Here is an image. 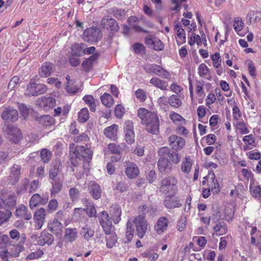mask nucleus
I'll return each mask as SVG.
<instances>
[{"instance_id": "obj_21", "label": "nucleus", "mask_w": 261, "mask_h": 261, "mask_svg": "<svg viewBox=\"0 0 261 261\" xmlns=\"http://www.w3.org/2000/svg\"><path fill=\"white\" fill-rule=\"evenodd\" d=\"M21 174L20 166L14 164L11 168L10 174V180L12 184L17 183L20 178Z\"/></svg>"}, {"instance_id": "obj_39", "label": "nucleus", "mask_w": 261, "mask_h": 261, "mask_svg": "<svg viewBox=\"0 0 261 261\" xmlns=\"http://www.w3.org/2000/svg\"><path fill=\"white\" fill-rule=\"evenodd\" d=\"M168 102L171 107L175 108L179 107L182 104L181 100L178 96L175 95H172L169 97Z\"/></svg>"}, {"instance_id": "obj_45", "label": "nucleus", "mask_w": 261, "mask_h": 261, "mask_svg": "<svg viewBox=\"0 0 261 261\" xmlns=\"http://www.w3.org/2000/svg\"><path fill=\"white\" fill-rule=\"evenodd\" d=\"M142 256L143 257L149 258L151 261H155L159 257L158 254L149 250H146L142 253Z\"/></svg>"}, {"instance_id": "obj_35", "label": "nucleus", "mask_w": 261, "mask_h": 261, "mask_svg": "<svg viewBox=\"0 0 261 261\" xmlns=\"http://www.w3.org/2000/svg\"><path fill=\"white\" fill-rule=\"evenodd\" d=\"M101 101L103 105L108 108L111 107L114 104V100L110 94L105 93L100 97Z\"/></svg>"}, {"instance_id": "obj_15", "label": "nucleus", "mask_w": 261, "mask_h": 261, "mask_svg": "<svg viewBox=\"0 0 261 261\" xmlns=\"http://www.w3.org/2000/svg\"><path fill=\"white\" fill-rule=\"evenodd\" d=\"M46 210L41 207L37 210L34 213V219L36 223V227L37 229H40L45 221Z\"/></svg>"}, {"instance_id": "obj_1", "label": "nucleus", "mask_w": 261, "mask_h": 261, "mask_svg": "<svg viewBox=\"0 0 261 261\" xmlns=\"http://www.w3.org/2000/svg\"><path fill=\"white\" fill-rule=\"evenodd\" d=\"M160 158L158 161V167L160 173L165 174L171 170L172 163L171 161L177 164L180 160L179 154L167 147H163L158 151Z\"/></svg>"}, {"instance_id": "obj_36", "label": "nucleus", "mask_w": 261, "mask_h": 261, "mask_svg": "<svg viewBox=\"0 0 261 261\" xmlns=\"http://www.w3.org/2000/svg\"><path fill=\"white\" fill-rule=\"evenodd\" d=\"M40 123L43 126H48L52 125L54 123V120L53 117L49 115H44L39 119Z\"/></svg>"}, {"instance_id": "obj_31", "label": "nucleus", "mask_w": 261, "mask_h": 261, "mask_svg": "<svg viewBox=\"0 0 261 261\" xmlns=\"http://www.w3.org/2000/svg\"><path fill=\"white\" fill-rule=\"evenodd\" d=\"M77 237V231L75 228H67L65 229L64 238L65 240L69 242H72L75 240Z\"/></svg>"}, {"instance_id": "obj_49", "label": "nucleus", "mask_w": 261, "mask_h": 261, "mask_svg": "<svg viewBox=\"0 0 261 261\" xmlns=\"http://www.w3.org/2000/svg\"><path fill=\"white\" fill-rule=\"evenodd\" d=\"M58 205L57 200L55 199H52L48 202L47 211L49 213L54 212L57 210Z\"/></svg>"}, {"instance_id": "obj_17", "label": "nucleus", "mask_w": 261, "mask_h": 261, "mask_svg": "<svg viewBox=\"0 0 261 261\" xmlns=\"http://www.w3.org/2000/svg\"><path fill=\"white\" fill-rule=\"evenodd\" d=\"M164 205L167 208L180 207L182 204L180 202L178 197L174 195L167 196L164 201Z\"/></svg>"}, {"instance_id": "obj_64", "label": "nucleus", "mask_w": 261, "mask_h": 261, "mask_svg": "<svg viewBox=\"0 0 261 261\" xmlns=\"http://www.w3.org/2000/svg\"><path fill=\"white\" fill-rule=\"evenodd\" d=\"M108 149L110 150V151L113 154L120 152V147L118 145L114 143H111L109 144Z\"/></svg>"}, {"instance_id": "obj_51", "label": "nucleus", "mask_w": 261, "mask_h": 261, "mask_svg": "<svg viewBox=\"0 0 261 261\" xmlns=\"http://www.w3.org/2000/svg\"><path fill=\"white\" fill-rule=\"evenodd\" d=\"M133 49L135 53L141 55L145 53V48L144 45L139 43H136L133 45Z\"/></svg>"}, {"instance_id": "obj_37", "label": "nucleus", "mask_w": 261, "mask_h": 261, "mask_svg": "<svg viewBox=\"0 0 261 261\" xmlns=\"http://www.w3.org/2000/svg\"><path fill=\"white\" fill-rule=\"evenodd\" d=\"M12 213L10 210H0V226L5 222H7L11 217Z\"/></svg>"}, {"instance_id": "obj_7", "label": "nucleus", "mask_w": 261, "mask_h": 261, "mask_svg": "<svg viewBox=\"0 0 261 261\" xmlns=\"http://www.w3.org/2000/svg\"><path fill=\"white\" fill-rule=\"evenodd\" d=\"M137 231V234L140 239H142L147 230V222L143 215H138L133 220Z\"/></svg>"}, {"instance_id": "obj_63", "label": "nucleus", "mask_w": 261, "mask_h": 261, "mask_svg": "<svg viewBox=\"0 0 261 261\" xmlns=\"http://www.w3.org/2000/svg\"><path fill=\"white\" fill-rule=\"evenodd\" d=\"M186 227V218L185 217L181 218L178 220L177 225V228L179 231H183Z\"/></svg>"}, {"instance_id": "obj_22", "label": "nucleus", "mask_w": 261, "mask_h": 261, "mask_svg": "<svg viewBox=\"0 0 261 261\" xmlns=\"http://www.w3.org/2000/svg\"><path fill=\"white\" fill-rule=\"evenodd\" d=\"M54 240L53 234L45 231H42L38 238V242L39 245L44 246L45 244L50 245Z\"/></svg>"}, {"instance_id": "obj_61", "label": "nucleus", "mask_w": 261, "mask_h": 261, "mask_svg": "<svg viewBox=\"0 0 261 261\" xmlns=\"http://www.w3.org/2000/svg\"><path fill=\"white\" fill-rule=\"evenodd\" d=\"M237 128L240 130L242 134H247L249 131L244 122H239L236 124Z\"/></svg>"}, {"instance_id": "obj_5", "label": "nucleus", "mask_w": 261, "mask_h": 261, "mask_svg": "<svg viewBox=\"0 0 261 261\" xmlns=\"http://www.w3.org/2000/svg\"><path fill=\"white\" fill-rule=\"evenodd\" d=\"M177 183V180L174 177L172 176L166 177L160 182L159 191L166 195L172 192L174 193L176 189Z\"/></svg>"}, {"instance_id": "obj_20", "label": "nucleus", "mask_w": 261, "mask_h": 261, "mask_svg": "<svg viewBox=\"0 0 261 261\" xmlns=\"http://www.w3.org/2000/svg\"><path fill=\"white\" fill-rule=\"evenodd\" d=\"M169 224L168 219L164 216L160 217L154 225V230L159 234H162L167 229Z\"/></svg>"}, {"instance_id": "obj_12", "label": "nucleus", "mask_w": 261, "mask_h": 261, "mask_svg": "<svg viewBox=\"0 0 261 261\" xmlns=\"http://www.w3.org/2000/svg\"><path fill=\"white\" fill-rule=\"evenodd\" d=\"M168 141L172 149L176 150L173 151L177 153H178L177 150L183 148L186 143L184 138L175 135L170 136L168 139Z\"/></svg>"}, {"instance_id": "obj_18", "label": "nucleus", "mask_w": 261, "mask_h": 261, "mask_svg": "<svg viewBox=\"0 0 261 261\" xmlns=\"http://www.w3.org/2000/svg\"><path fill=\"white\" fill-rule=\"evenodd\" d=\"M9 236L11 239L12 240V241H10V245L12 243L15 244H24L26 241L25 234H20L18 230L15 229L10 231Z\"/></svg>"}, {"instance_id": "obj_6", "label": "nucleus", "mask_w": 261, "mask_h": 261, "mask_svg": "<svg viewBox=\"0 0 261 261\" xmlns=\"http://www.w3.org/2000/svg\"><path fill=\"white\" fill-rule=\"evenodd\" d=\"M100 27L102 29H106L110 31L109 35L110 39L112 38L113 34L119 30L117 22L109 15L105 16L102 18Z\"/></svg>"}, {"instance_id": "obj_57", "label": "nucleus", "mask_w": 261, "mask_h": 261, "mask_svg": "<svg viewBox=\"0 0 261 261\" xmlns=\"http://www.w3.org/2000/svg\"><path fill=\"white\" fill-rule=\"evenodd\" d=\"M127 189L128 186L125 182L119 181L116 184L114 189L119 191L121 193H122L126 191Z\"/></svg>"}, {"instance_id": "obj_27", "label": "nucleus", "mask_w": 261, "mask_h": 261, "mask_svg": "<svg viewBox=\"0 0 261 261\" xmlns=\"http://www.w3.org/2000/svg\"><path fill=\"white\" fill-rule=\"evenodd\" d=\"M174 31L177 33V36L178 40H177V43L178 45H181L186 42V32L182 28L181 24L178 22L175 25L174 28Z\"/></svg>"}, {"instance_id": "obj_38", "label": "nucleus", "mask_w": 261, "mask_h": 261, "mask_svg": "<svg viewBox=\"0 0 261 261\" xmlns=\"http://www.w3.org/2000/svg\"><path fill=\"white\" fill-rule=\"evenodd\" d=\"M249 22H258L261 20V12L259 11H250L247 14Z\"/></svg>"}, {"instance_id": "obj_3", "label": "nucleus", "mask_w": 261, "mask_h": 261, "mask_svg": "<svg viewBox=\"0 0 261 261\" xmlns=\"http://www.w3.org/2000/svg\"><path fill=\"white\" fill-rule=\"evenodd\" d=\"M99 222L103 231L108 237L106 238L108 248H112L117 241V236L113 230V226L110 217L106 211L101 212L99 216Z\"/></svg>"}, {"instance_id": "obj_16", "label": "nucleus", "mask_w": 261, "mask_h": 261, "mask_svg": "<svg viewBox=\"0 0 261 261\" xmlns=\"http://www.w3.org/2000/svg\"><path fill=\"white\" fill-rule=\"evenodd\" d=\"M125 166V172L129 178H134L139 174V169L135 163L129 161L126 162Z\"/></svg>"}, {"instance_id": "obj_26", "label": "nucleus", "mask_w": 261, "mask_h": 261, "mask_svg": "<svg viewBox=\"0 0 261 261\" xmlns=\"http://www.w3.org/2000/svg\"><path fill=\"white\" fill-rule=\"evenodd\" d=\"M55 69L53 64L49 62H44L39 69V73L41 76H49Z\"/></svg>"}, {"instance_id": "obj_14", "label": "nucleus", "mask_w": 261, "mask_h": 261, "mask_svg": "<svg viewBox=\"0 0 261 261\" xmlns=\"http://www.w3.org/2000/svg\"><path fill=\"white\" fill-rule=\"evenodd\" d=\"M48 195L47 194L44 195L43 196H41L38 194H34L31 197L29 205L30 207L33 210L35 207L41 205L46 204L48 201Z\"/></svg>"}, {"instance_id": "obj_9", "label": "nucleus", "mask_w": 261, "mask_h": 261, "mask_svg": "<svg viewBox=\"0 0 261 261\" xmlns=\"http://www.w3.org/2000/svg\"><path fill=\"white\" fill-rule=\"evenodd\" d=\"M47 89L46 86L43 84L30 83L27 86L25 94L29 96H37L45 93Z\"/></svg>"}, {"instance_id": "obj_42", "label": "nucleus", "mask_w": 261, "mask_h": 261, "mask_svg": "<svg viewBox=\"0 0 261 261\" xmlns=\"http://www.w3.org/2000/svg\"><path fill=\"white\" fill-rule=\"evenodd\" d=\"M59 167L57 164L54 165L52 166L49 172V177L50 180L54 179H59V177H58V175L59 174Z\"/></svg>"}, {"instance_id": "obj_34", "label": "nucleus", "mask_w": 261, "mask_h": 261, "mask_svg": "<svg viewBox=\"0 0 261 261\" xmlns=\"http://www.w3.org/2000/svg\"><path fill=\"white\" fill-rule=\"evenodd\" d=\"M192 165V163L190 157H186L182 162L181 165V170L183 172L188 174L191 170Z\"/></svg>"}, {"instance_id": "obj_46", "label": "nucleus", "mask_w": 261, "mask_h": 261, "mask_svg": "<svg viewBox=\"0 0 261 261\" xmlns=\"http://www.w3.org/2000/svg\"><path fill=\"white\" fill-rule=\"evenodd\" d=\"M211 59L213 61V66L215 68H219L221 65V60L219 53H215L212 55Z\"/></svg>"}, {"instance_id": "obj_50", "label": "nucleus", "mask_w": 261, "mask_h": 261, "mask_svg": "<svg viewBox=\"0 0 261 261\" xmlns=\"http://www.w3.org/2000/svg\"><path fill=\"white\" fill-rule=\"evenodd\" d=\"M243 24L244 23L241 18L239 17L234 18L233 27L237 32H240L242 30Z\"/></svg>"}, {"instance_id": "obj_13", "label": "nucleus", "mask_w": 261, "mask_h": 261, "mask_svg": "<svg viewBox=\"0 0 261 261\" xmlns=\"http://www.w3.org/2000/svg\"><path fill=\"white\" fill-rule=\"evenodd\" d=\"M48 230L58 238H61L63 233V224L56 218L50 221L48 223Z\"/></svg>"}, {"instance_id": "obj_25", "label": "nucleus", "mask_w": 261, "mask_h": 261, "mask_svg": "<svg viewBox=\"0 0 261 261\" xmlns=\"http://www.w3.org/2000/svg\"><path fill=\"white\" fill-rule=\"evenodd\" d=\"M15 215L17 217L23 218L25 220H29L32 218L31 213L29 212L27 208L22 204L17 207L15 211Z\"/></svg>"}, {"instance_id": "obj_33", "label": "nucleus", "mask_w": 261, "mask_h": 261, "mask_svg": "<svg viewBox=\"0 0 261 261\" xmlns=\"http://www.w3.org/2000/svg\"><path fill=\"white\" fill-rule=\"evenodd\" d=\"M150 83L155 86L156 87L161 89L162 90H166L167 89L168 85L167 83L157 77H153L150 80Z\"/></svg>"}, {"instance_id": "obj_4", "label": "nucleus", "mask_w": 261, "mask_h": 261, "mask_svg": "<svg viewBox=\"0 0 261 261\" xmlns=\"http://www.w3.org/2000/svg\"><path fill=\"white\" fill-rule=\"evenodd\" d=\"M93 151L88 145L85 146H76L72 153L70 154L71 163L74 166H76L79 163L78 160H84V167L88 168L87 165L92 160Z\"/></svg>"}, {"instance_id": "obj_55", "label": "nucleus", "mask_w": 261, "mask_h": 261, "mask_svg": "<svg viewBox=\"0 0 261 261\" xmlns=\"http://www.w3.org/2000/svg\"><path fill=\"white\" fill-rule=\"evenodd\" d=\"M125 112L124 108L121 106V105H118L116 106L115 109V115L116 117L118 118H121Z\"/></svg>"}, {"instance_id": "obj_32", "label": "nucleus", "mask_w": 261, "mask_h": 261, "mask_svg": "<svg viewBox=\"0 0 261 261\" xmlns=\"http://www.w3.org/2000/svg\"><path fill=\"white\" fill-rule=\"evenodd\" d=\"M117 125L113 124L111 126L107 127L104 130V134L107 138L111 139H114L117 136Z\"/></svg>"}, {"instance_id": "obj_48", "label": "nucleus", "mask_w": 261, "mask_h": 261, "mask_svg": "<svg viewBox=\"0 0 261 261\" xmlns=\"http://www.w3.org/2000/svg\"><path fill=\"white\" fill-rule=\"evenodd\" d=\"M10 245V239L6 234L0 236V249L5 248L7 245Z\"/></svg>"}, {"instance_id": "obj_23", "label": "nucleus", "mask_w": 261, "mask_h": 261, "mask_svg": "<svg viewBox=\"0 0 261 261\" xmlns=\"http://www.w3.org/2000/svg\"><path fill=\"white\" fill-rule=\"evenodd\" d=\"M121 215V209L118 204H114L110 207V215L111 219L113 220L114 223H118L120 221Z\"/></svg>"}, {"instance_id": "obj_53", "label": "nucleus", "mask_w": 261, "mask_h": 261, "mask_svg": "<svg viewBox=\"0 0 261 261\" xmlns=\"http://www.w3.org/2000/svg\"><path fill=\"white\" fill-rule=\"evenodd\" d=\"M126 142L128 144H132L135 142V135L134 132H124Z\"/></svg>"}, {"instance_id": "obj_54", "label": "nucleus", "mask_w": 261, "mask_h": 261, "mask_svg": "<svg viewBox=\"0 0 261 261\" xmlns=\"http://www.w3.org/2000/svg\"><path fill=\"white\" fill-rule=\"evenodd\" d=\"M51 153L46 149H43L40 153V156L44 163H47L49 160Z\"/></svg>"}, {"instance_id": "obj_10", "label": "nucleus", "mask_w": 261, "mask_h": 261, "mask_svg": "<svg viewBox=\"0 0 261 261\" xmlns=\"http://www.w3.org/2000/svg\"><path fill=\"white\" fill-rule=\"evenodd\" d=\"M100 32L99 28L91 27L85 30L82 37L85 41L91 43L95 42L100 39Z\"/></svg>"}, {"instance_id": "obj_8", "label": "nucleus", "mask_w": 261, "mask_h": 261, "mask_svg": "<svg viewBox=\"0 0 261 261\" xmlns=\"http://www.w3.org/2000/svg\"><path fill=\"white\" fill-rule=\"evenodd\" d=\"M144 69L147 73H153L164 79H170L171 76V74L166 70L155 64L146 65L144 67Z\"/></svg>"}, {"instance_id": "obj_11", "label": "nucleus", "mask_w": 261, "mask_h": 261, "mask_svg": "<svg viewBox=\"0 0 261 261\" xmlns=\"http://www.w3.org/2000/svg\"><path fill=\"white\" fill-rule=\"evenodd\" d=\"M5 131L9 140L13 143H17L22 138L20 130L12 124L7 125Z\"/></svg>"}, {"instance_id": "obj_2", "label": "nucleus", "mask_w": 261, "mask_h": 261, "mask_svg": "<svg viewBox=\"0 0 261 261\" xmlns=\"http://www.w3.org/2000/svg\"><path fill=\"white\" fill-rule=\"evenodd\" d=\"M138 116L141 120V123L145 124L147 132L155 135L159 133L160 121L156 113L141 108L138 110Z\"/></svg>"}, {"instance_id": "obj_47", "label": "nucleus", "mask_w": 261, "mask_h": 261, "mask_svg": "<svg viewBox=\"0 0 261 261\" xmlns=\"http://www.w3.org/2000/svg\"><path fill=\"white\" fill-rule=\"evenodd\" d=\"M66 79L67 80V82L66 85V91L69 94H75L77 92L78 89L75 86H71L70 85V84H69L70 76L67 75Z\"/></svg>"}, {"instance_id": "obj_60", "label": "nucleus", "mask_w": 261, "mask_h": 261, "mask_svg": "<svg viewBox=\"0 0 261 261\" xmlns=\"http://www.w3.org/2000/svg\"><path fill=\"white\" fill-rule=\"evenodd\" d=\"M136 96L137 99L141 102L144 101L146 98L145 92L140 89L136 91Z\"/></svg>"}, {"instance_id": "obj_19", "label": "nucleus", "mask_w": 261, "mask_h": 261, "mask_svg": "<svg viewBox=\"0 0 261 261\" xmlns=\"http://www.w3.org/2000/svg\"><path fill=\"white\" fill-rule=\"evenodd\" d=\"M2 118L6 121H15L18 119V112L15 109L11 107L8 108L2 113Z\"/></svg>"}, {"instance_id": "obj_41", "label": "nucleus", "mask_w": 261, "mask_h": 261, "mask_svg": "<svg viewBox=\"0 0 261 261\" xmlns=\"http://www.w3.org/2000/svg\"><path fill=\"white\" fill-rule=\"evenodd\" d=\"M82 233L83 234L85 239L88 241L94 236V231L86 225L83 227Z\"/></svg>"}, {"instance_id": "obj_43", "label": "nucleus", "mask_w": 261, "mask_h": 261, "mask_svg": "<svg viewBox=\"0 0 261 261\" xmlns=\"http://www.w3.org/2000/svg\"><path fill=\"white\" fill-rule=\"evenodd\" d=\"M44 254V252L41 249H38L37 250L32 252L28 254L26 257L27 261L29 260L35 259L41 257Z\"/></svg>"}, {"instance_id": "obj_56", "label": "nucleus", "mask_w": 261, "mask_h": 261, "mask_svg": "<svg viewBox=\"0 0 261 261\" xmlns=\"http://www.w3.org/2000/svg\"><path fill=\"white\" fill-rule=\"evenodd\" d=\"M251 195L255 197L261 198V188L259 186L250 187Z\"/></svg>"}, {"instance_id": "obj_58", "label": "nucleus", "mask_w": 261, "mask_h": 261, "mask_svg": "<svg viewBox=\"0 0 261 261\" xmlns=\"http://www.w3.org/2000/svg\"><path fill=\"white\" fill-rule=\"evenodd\" d=\"M123 130L124 132H134V123L132 121H126L123 125Z\"/></svg>"}, {"instance_id": "obj_28", "label": "nucleus", "mask_w": 261, "mask_h": 261, "mask_svg": "<svg viewBox=\"0 0 261 261\" xmlns=\"http://www.w3.org/2000/svg\"><path fill=\"white\" fill-rule=\"evenodd\" d=\"M52 188L50 189V194L51 196H54L59 193L63 187V181L60 178L54 179L50 181Z\"/></svg>"}, {"instance_id": "obj_24", "label": "nucleus", "mask_w": 261, "mask_h": 261, "mask_svg": "<svg viewBox=\"0 0 261 261\" xmlns=\"http://www.w3.org/2000/svg\"><path fill=\"white\" fill-rule=\"evenodd\" d=\"M89 192L93 198L98 199L101 194V189L99 185L94 181H91L88 186Z\"/></svg>"}, {"instance_id": "obj_30", "label": "nucleus", "mask_w": 261, "mask_h": 261, "mask_svg": "<svg viewBox=\"0 0 261 261\" xmlns=\"http://www.w3.org/2000/svg\"><path fill=\"white\" fill-rule=\"evenodd\" d=\"M83 202L87 206L86 213L90 217L96 216V211L92 201L87 198L83 200Z\"/></svg>"}, {"instance_id": "obj_44", "label": "nucleus", "mask_w": 261, "mask_h": 261, "mask_svg": "<svg viewBox=\"0 0 261 261\" xmlns=\"http://www.w3.org/2000/svg\"><path fill=\"white\" fill-rule=\"evenodd\" d=\"M80 195L79 190L76 188L73 187L69 190V196L70 199L72 202H75L77 200Z\"/></svg>"}, {"instance_id": "obj_52", "label": "nucleus", "mask_w": 261, "mask_h": 261, "mask_svg": "<svg viewBox=\"0 0 261 261\" xmlns=\"http://www.w3.org/2000/svg\"><path fill=\"white\" fill-rule=\"evenodd\" d=\"M198 73L200 76L204 77L208 75V68L204 63L200 64L198 68Z\"/></svg>"}, {"instance_id": "obj_29", "label": "nucleus", "mask_w": 261, "mask_h": 261, "mask_svg": "<svg viewBox=\"0 0 261 261\" xmlns=\"http://www.w3.org/2000/svg\"><path fill=\"white\" fill-rule=\"evenodd\" d=\"M5 206V210H10L15 207L16 204V197L14 195H9L7 198L3 200Z\"/></svg>"}, {"instance_id": "obj_62", "label": "nucleus", "mask_w": 261, "mask_h": 261, "mask_svg": "<svg viewBox=\"0 0 261 261\" xmlns=\"http://www.w3.org/2000/svg\"><path fill=\"white\" fill-rule=\"evenodd\" d=\"M19 111H20L22 115L25 118L29 114L30 110L24 104H21L19 106Z\"/></svg>"}, {"instance_id": "obj_40", "label": "nucleus", "mask_w": 261, "mask_h": 261, "mask_svg": "<svg viewBox=\"0 0 261 261\" xmlns=\"http://www.w3.org/2000/svg\"><path fill=\"white\" fill-rule=\"evenodd\" d=\"M89 118V111L87 108H83L81 110L78 115V120L80 122H86Z\"/></svg>"}, {"instance_id": "obj_59", "label": "nucleus", "mask_w": 261, "mask_h": 261, "mask_svg": "<svg viewBox=\"0 0 261 261\" xmlns=\"http://www.w3.org/2000/svg\"><path fill=\"white\" fill-rule=\"evenodd\" d=\"M84 44H76L73 46L72 47V49L74 54L76 55L80 56L82 51H84Z\"/></svg>"}]
</instances>
